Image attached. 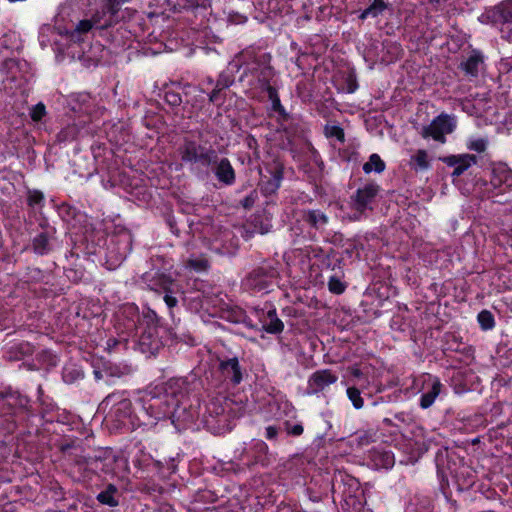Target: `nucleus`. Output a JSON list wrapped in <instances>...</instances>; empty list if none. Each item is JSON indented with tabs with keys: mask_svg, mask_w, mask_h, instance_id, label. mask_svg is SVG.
Returning a JSON list of instances; mask_svg holds the SVG:
<instances>
[{
	"mask_svg": "<svg viewBox=\"0 0 512 512\" xmlns=\"http://www.w3.org/2000/svg\"><path fill=\"white\" fill-rule=\"evenodd\" d=\"M71 249L65 254L64 274L73 283L80 282L85 276V268L77 263L83 256L92 262L105 265L108 270H115L122 265L133 249V235L126 228H117L107 235L92 223L71 234Z\"/></svg>",
	"mask_w": 512,
	"mask_h": 512,
	"instance_id": "1",
	"label": "nucleus"
},
{
	"mask_svg": "<svg viewBox=\"0 0 512 512\" xmlns=\"http://www.w3.org/2000/svg\"><path fill=\"white\" fill-rule=\"evenodd\" d=\"M54 405L42 401L38 408L19 391L0 392V437L15 432L20 435L38 434L45 423L55 421Z\"/></svg>",
	"mask_w": 512,
	"mask_h": 512,
	"instance_id": "2",
	"label": "nucleus"
},
{
	"mask_svg": "<svg viewBox=\"0 0 512 512\" xmlns=\"http://www.w3.org/2000/svg\"><path fill=\"white\" fill-rule=\"evenodd\" d=\"M63 459L69 466L75 480L88 484L95 476L113 473L116 456L111 449H102L93 456L84 455L82 441L78 438H65L59 444Z\"/></svg>",
	"mask_w": 512,
	"mask_h": 512,
	"instance_id": "3",
	"label": "nucleus"
},
{
	"mask_svg": "<svg viewBox=\"0 0 512 512\" xmlns=\"http://www.w3.org/2000/svg\"><path fill=\"white\" fill-rule=\"evenodd\" d=\"M241 74L238 82L248 97L265 101L267 91L276 85V72L271 65V55L263 51L244 50L240 52Z\"/></svg>",
	"mask_w": 512,
	"mask_h": 512,
	"instance_id": "4",
	"label": "nucleus"
},
{
	"mask_svg": "<svg viewBox=\"0 0 512 512\" xmlns=\"http://www.w3.org/2000/svg\"><path fill=\"white\" fill-rule=\"evenodd\" d=\"M188 378H171L164 386H156L141 398L140 412L146 420L170 419L177 397L184 391L189 392Z\"/></svg>",
	"mask_w": 512,
	"mask_h": 512,
	"instance_id": "5",
	"label": "nucleus"
},
{
	"mask_svg": "<svg viewBox=\"0 0 512 512\" xmlns=\"http://www.w3.org/2000/svg\"><path fill=\"white\" fill-rule=\"evenodd\" d=\"M141 279L149 290L164 294L163 300L173 317L178 297L184 293L182 284L176 278L173 259L164 256L152 258L151 268L142 274Z\"/></svg>",
	"mask_w": 512,
	"mask_h": 512,
	"instance_id": "6",
	"label": "nucleus"
},
{
	"mask_svg": "<svg viewBox=\"0 0 512 512\" xmlns=\"http://www.w3.org/2000/svg\"><path fill=\"white\" fill-rule=\"evenodd\" d=\"M175 157L182 168H186L198 179H204L215 162L217 152L200 137L185 135L176 144Z\"/></svg>",
	"mask_w": 512,
	"mask_h": 512,
	"instance_id": "7",
	"label": "nucleus"
},
{
	"mask_svg": "<svg viewBox=\"0 0 512 512\" xmlns=\"http://www.w3.org/2000/svg\"><path fill=\"white\" fill-rule=\"evenodd\" d=\"M173 341L172 330L150 307L143 308V324L130 340L135 350L146 355H156L162 348Z\"/></svg>",
	"mask_w": 512,
	"mask_h": 512,
	"instance_id": "8",
	"label": "nucleus"
},
{
	"mask_svg": "<svg viewBox=\"0 0 512 512\" xmlns=\"http://www.w3.org/2000/svg\"><path fill=\"white\" fill-rule=\"evenodd\" d=\"M102 405L105 408L110 406L106 418L114 429L131 432L149 424L142 417L140 410L136 412L131 400L124 396V392H113L107 395L102 401Z\"/></svg>",
	"mask_w": 512,
	"mask_h": 512,
	"instance_id": "9",
	"label": "nucleus"
},
{
	"mask_svg": "<svg viewBox=\"0 0 512 512\" xmlns=\"http://www.w3.org/2000/svg\"><path fill=\"white\" fill-rule=\"evenodd\" d=\"M189 392L184 391L177 397L170 420L178 431L193 428L196 421L200 419L201 398L200 390L202 383L200 379L192 378L189 380Z\"/></svg>",
	"mask_w": 512,
	"mask_h": 512,
	"instance_id": "10",
	"label": "nucleus"
},
{
	"mask_svg": "<svg viewBox=\"0 0 512 512\" xmlns=\"http://www.w3.org/2000/svg\"><path fill=\"white\" fill-rule=\"evenodd\" d=\"M143 324V311L135 303L121 305L115 314V329L119 338H109L107 345L109 349H116L118 345H129L130 340L139 331Z\"/></svg>",
	"mask_w": 512,
	"mask_h": 512,
	"instance_id": "11",
	"label": "nucleus"
},
{
	"mask_svg": "<svg viewBox=\"0 0 512 512\" xmlns=\"http://www.w3.org/2000/svg\"><path fill=\"white\" fill-rule=\"evenodd\" d=\"M109 25V22H102L98 15H95L92 19L80 20L71 32V39L80 41L82 35L93 31L94 35L97 33L99 36L106 38L115 47L125 46L132 37L131 32L119 26L114 33L113 30H109Z\"/></svg>",
	"mask_w": 512,
	"mask_h": 512,
	"instance_id": "12",
	"label": "nucleus"
},
{
	"mask_svg": "<svg viewBox=\"0 0 512 512\" xmlns=\"http://www.w3.org/2000/svg\"><path fill=\"white\" fill-rule=\"evenodd\" d=\"M200 422L213 434H221L228 430L229 415L219 399L211 400L200 410Z\"/></svg>",
	"mask_w": 512,
	"mask_h": 512,
	"instance_id": "13",
	"label": "nucleus"
},
{
	"mask_svg": "<svg viewBox=\"0 0 512 512\" xmlns=\"http://www.w3.org/2000/svg\"><path fill=\"white\" fill-rule=\"evenodd\" d=\"M39 228L40 231L31 238L27 249L38 257L49 256L57 247V230L46 218L39 222Z\"/></svg>",
	"mask_w": 512,
	"mask_h": 512,
	"instance_id": "14",
	"label": "nucleus"
},
{
	"mask_svg": "<svg viewBox=\"0 0 512 512\" xmlns=\"http://www.w3.org/2000/svg\"><path fill=\"white\" fill-rule=\"evenodd\" d=\"M278 276L279 272L276 267L270 263H263L247 275L244 286L254 293H268L272 290Z\"/></svg>",
	"mask_w": 512,
	"mask_h": 512,
	"instance_id": "15",
	"label": "nucleus"
},
{
	"mask_svg": "<svg viewBox=\"0 0 512 512\" xmlns=\"http://www.w3.org/2000/svg\"><path fill=\"white\" fill-rule=\"evenodd\" d=\"M237 459L249 469L267 467L271 462L269 447L263 440L254 439L240 450Z\"/></svg>",
	"mask_w": 512,
	"mask_h": 512,
	"instance_id": "16",
	"label": "nucleus"
},
{
	"mask_svg": "<svg viewBox=\"0 0 512 512\" xmlns=\"http://www.w3.org/2000/svg\"><path fill=\"white\" fill-rule=\"evenodd\" d=\"M455 128V117L442 113L434 118L429 125L422 128L421 136L425 139L432 138L440 143H445V135L452 133Z\"/></svg>",
	"mask_w": 512,
	"mask_h": 512,
	"instance_id": "17",
	"label": "nucleus"
},
{
	"mask_svg": "<svg viewBox=\"0 0 512 512\" xmlns=\"http://www.w3.org/2000/svg\"><path fill=\"white\" fill-rule=\"evenodd\" d=\"M487 17L499 27L502 37L512 42V0L503 1L490 9Z\"/></svg>",
	"mask_w": 512,
	"mask_h": 512,
	"instance_id": "18",
	"label": "nucleus"
},
{
	"mask_svg": "<svg viewBox=\"0 0 512 512\" xmlns=\"http://www.w3.org/2000/svg\"><path fill=\"white\" fill-rule=\"evenodd\" d=\"M284 166L281 162L273 160L265 166V173H261L259 188L261 193L268 197L275 194L282 183Z\"/></svg>",
	"mask_w": 512,
	"mask_h": 512,
	"instance_id": "19",
	"label": "nucleus"
},
{
	"mask_svg": "<svg viewBox=\"0 0 512 512\" xmlns=\"http://www.w3.org/2000/svg\"><path fill=\"white\" fill-rule=\"evenodd\" d=\"M217 372L227 386H237L243 380L244 369L236 356H219Z\"/></svg>",
	"mask_w": 512,
	"mask_h": 512,
	"instance_id": "20",
	"label": "nucleus"
},
{
	"mask_svg": "<svg viewBox=\"0 0 512 512\" xmlns=\"http://www.w3.org/2000/svg\"><path fill=\"white\" fill-rule=\"evenodd\" d=\"M165 222L170 232L178 238H181L185 234L199 238L203 235L201 230V228H203V223L198 220L194 221L193 219L186 217L178 219L173 214H167L165 216Z\"/></svg>",
	"mask_w": 512,
	"mask_h": 512,
	"instance_id": "21",
	"label": "nucleus"
},
{
	"mask_svg": "<svg viewBox=\"0 0 512 512\" xmlns=\"http://www.w3.org/2000/svg\"><path fill=\"white\" fill-rule=\"evenodd\" d=\"M90 123L85 119H78L61 128L56 135V141L59 144H67L79 140L90 134Z\"/></svg>",
	"mask_w": 512,
	"mask_h": 512,
	"instance_id": "22",
	"label": "nucleus"
},
{
	"mask_svg": "<svg viewBox=\"0 0 512 512\" xmlns=\"http://www.w3.org/2000/svg\"><path fill=\"white\" fill-rule=\"evenodd\" d=\"M256 316L261 324L258 331H265L268 334H280L284 330V324L277 315L276 308L270 307L266 312L264 309H255Z\"/></svg>",
	"mask_w": 512,
	"mask_h": 512,
	"instance_id": "23",
	"label": "nucleus"
},
{
	"mask_svg": "<svg viewBox=\"0 0 512 512\" xmlns=\"http://www.w3.org/2000/svg\"><path fill=\"white\" fill-rule=\"evenodd\" d=\"M214 163L211 165L215 178L222 186H232L236 182V172L230 160L226 157L220 158L217 154Z\"/></svg>",
	"mask_w": 512,
	"mask_h": 512,
	"instance_id": "24",
	"label": "nucleus"
},
{
	"mask_svg": "<svg viewBox=\"0 0 512 512\" xmlns=\"http://www.w3.org/2000/svg\"><path fill=\"white\" fill-rule=\"evenodd\" d=\"M129 0H108L105 6L102 9V16H99L102 22H109V30H113L114 33L119 26H122L124 29L125 23L121 22L120 19L124 18L123 15L120 16L121 6L128 2Z\"/></svg>",
	"mask_w": 512,
	"mask_h": 512,
	"instance_id": "25",
	"label": "nucleus"
},
{
	"mask_svg": "<svg viewBox=\"0 0 512 512\" xmlns=\"http://www.w3.org/2000/svg\"><path fill=\"white\" fill-rule=\"evenodd\" d=\"M491 186L499 190L498 193H504L512 189V171L504 163L494 164L492 167Z\"/></svg>",
	"mask_w": 512,
	"mask_h": 512,
	"instance_id": "26",
	"label": "nucleus"
},
{
	"mask_svg": "<svg viewBox=\"0 0 512 512\" xmlns=\"http://www.w3.org/2000/svg\"><path fill=\"white\" fill-rule=\"evenodd\" d=\"M71 111L79 119H85L90 123V115L94 111V99L89 93L82 92L72 96L70 101Z\"/></svg>",
	"mask_w": 512,
	"mask_h": 512,
	"instance_id": "27",
	"label": "nucleus"
},
{
	"mask_svg": "<svg viewBox=\"0 0 512 512\" xmlns=\"http://www.w3.org/2000/svg\"><path fill=\"white\" fill-rule=\"evenodd\" d=\"M441 160L449 167H454V171L452 176L459 177L462 175L468 168L475 165L477 163L476 156L472 154H459V155H450L441 158Z\"/></svg>",
	"mask_w": 512,
	"mask_h": 512,
	"instance_id": "28",
	"label": "nucleus"
},
{
	"mask_svg": "<svg viewBox=\"0 0 512 512\" xmlns=\"http://www.w3.org/2000/svg\"><path fill=\"white\" fill-rule=\"evenodd\" d=\"M378 191L379 187L375 184H368L363 188H359L353 197L354 208L359 212H363L375 198Z\"/></svg>",
	"mask_w": 512,
	"mask_h": 512,
	"instance_id": "29",
	"label": "nucleus"
},
{
	"mask_svg": "<svg viewBox=\"0 0 512 512\" xmlns=\"http://www.w3.org/2000/svg\"><path fill=\"white\" fill-rule=\"evenodd\" d=\"M241 66V58L239 53L232 61L228 63L226 68L220 72L217 81L221 83L222 86L230 88L236 80V74H241Z\"/></svg>",
	"mask_w": 512,
	"mask_h": 512,
	"instance_id": "30",
	"label": "nucleus"
},
{
	"mask_svg": "<svg viewBox=\"0 0 512 512\" xmlns=\"http://www.w3.org/2000/svg\"><path fill=\"white\" fill-rule=\"evenodd\" d=\"M21 279L27 284L49 285L52 282V275L49 271L38 267H26Z\"/></svg>",
	"mask_w": 512,
	"mask_h": 512,
	"instance_id": "31",
	"label": "nucleus"
},
{
	"mask_svg": "<svg viewBox=\"0 0 512 512\" xmlns=\"http://www.w3.org/2000/svg\"><path fill=\"white\" fill-rule=\"evenodd\" d=\"M222 318L230 323L242 324L249 329H258L246 311L240 307H233L223 312Z\"/></svg>",
	"mask_w": 512,
	"mask_h": 512,
	"instance_id": "32",
	"label": "nucleus"
},
{
	"mask_svg": "<svg viewBox=\"0 0 512 512\" xmlns=\"http://www.w3.org/2000/svg\"><path fill=\"white\" fill-rule=\"evenodd\" d=\"M121 492L114 484L109 483L101 492L96 496L97 501L101 505L116 507L119 505Z\"/></svg>",
	"mask_w": 512,
	"mask_h": 512,
	"instance_id": "33",
	"label": "nucleus"
},
{
	"mask_svg": "<svg viewBox=\"0 0 512 512\" xmlns=\"http://www.w3.org/2000/svg\"><path fill=\"white\" fill-rule=\"evenodd\" d=\"M427 384L430 389L423 393L420 400V406L424 409L429 408L441 392L442 384L436 377L429 376Z\"/></svg>",
	"mask_w": 512,
	"mask_h": 512,
	"instance_id": "34",
	"label": "nucleus"
},
{
	"mask_svg": "<svg viewBox=\"0 0 512 512\" xmlns=\"http://www.w3.org/2000/svg\"><path fill=\"white\" fill-rule=\"evenodd\" d=\"M131 372L132 368L128 365L109 363L104 367V374L108 385L114 384L116 379H121L130 375Z\"/></svg>",
	"mask_w": 512,
	"mask_h": 512,
	"instance_id": "35",
	"label": "nucleus"
},
{
	"mask_svg": "<svg viewBox=\"0 0 512 512\" xmlns=\"http://www.w3.org/2000/svg\"><path fill=\"white\" fill-rule=\"evenodd\" d=\"M325 136L331 141L334 147H339L344 144L345 133L342 127L334 122L327 123L324 127Z\"/></svg>",
	"mask_w": 512,
	"mask_h": 512,
	"instance_id": "36",
	"label": "nucleus"
},
{
	"mask_svg": "<svg viewBox=\"0 0 512 512\" xmlns=\"http://www.w3.org/2000/svg\"><path fill=\"white\" fill-rule=\"evenodd\" d=\"M26 204L33 211L41 212L45 207L46 198L44 193L38 189H27Z\"/></svg>",
	"mask_w": 512,
	"mask_h": 512,
	"instance_id": "37",
	"label": "nucleus"
},
{
	"mask_svg": "<svg viewBox=\"0 0 512 512\" xmlns=\"http://www.w3.org/2000/svg\"><path fill=\"white\" fill-rule=\"evenodd\" d=\"M483 64V56L480 52L473 51L469 57L461 64L466 74L476 76Z\"/></svg>",
	"mask_w": 512,
	"mask_h": 512,
	"instance_id": "38",
	"label": "nucleus"
},
{
	"mask_svg": "<svg viewBox=\"0 0 512 512\" xmlns=\"http://www.w3.org/2000/svg\"><path fill=\"white\" fill-rule=\"evenodd\" d=\"M84 378V372L80 366L70 363L62 369V379L66 384H74Z\"/></svg>",
	"mask_w": 512,
	"mask_h": 512,
	"instance_id": "39",
	"label": "nucleus"
},
{
	"mask_svg": "<svg viewBox=\"0 0 512 512\" xmlns=\"http://www.w3.org/2000/svg\"><path fill=\"white\" fill-rule=\"evenodd\" d=\"M409 165L415 171H425L430 168V160L427 151L419 149L411 156Z\"/></svg>",
	"mask_w": 512,
	"mask_h": 512,
	"instance_id": "40",
	"label": "nucleus"
},
{
	"mask_svg": "<svg viewBox=\"0 0 512 512\" xmlns=\"http://www.w3.org/2000/svg\"><path fill=\"white\" fill-rule=\"evenodd\" d=\"M185 266L190 270L201 273L206 272L209 268V261L205 255L200 256H190L185 261Z\"/></svg>",
	"mask_w": 512,
	"mask_h": 512,
	"instance_id": "41",
	"label": "nucleus"
},
{
	"mask_svg": "<svg viewBox=\"0 0 512 512\" xmlns=\"http://www.w3.org/2000/svg\"><path fill=\"white\" fill-rule=\"evenodd\" d=\"M267 99L271 101V108L274 112L278 113L280 116H286V111L284 106L281 104L276 85L267 91L265 100Z\"/></svg>",
	"mask_w": 512,
	"mask_h": 512,
	"instance_id": "42",
	"label": "nucleus"
},
{
	"mask_svg": "<svg viewBox=\"0 0 512 512\" xmlns=\"http://www.w3.org/2000/svg\"><path fill=\"white\" fill-rule=\"evenodd\" d=\"M385 167L386 165L384 161L378 154L374 153L369 157L368 162L363 165V171L366 174H370L371 172L382 173L385 170Z\"/></svg>",
	"mask_w": 512,
	"mask_h": 512,
	"instance_id": "43",
	"label": "nucleus"
},
{
	"mask_svg": "<svg viewBox=\"0 0 512 512\" xmlns=\"http://www.w3.org/2000/svg\"><path fill=\"white\" fill-rule=\"evenodd\" d=\"M304 251L309 260L310 269L315 272V278L317 279L319 274L315 271V267H319L318 262L320 261V247L317 245V243H313L305 246Z\"/></svg>",
	"mask_w": 512,
	"mask_h": 512,
	"instance_id": "44",
	"label": "nucleus"
},
{
	"mask_svg": "<svg viewBox=\"0 0 512 512\" xmlns=\"http://www.w3.org/2000/svg\"><path fill=\"white\" fill-rule=\"evenodd\" d=\"M488 139L486 137H469L466 141V147L470 151L483 153L488 147Z\"/></svg>",
	"mask_w": 512,
	"mask_h": 512,
	"instance_id": "45",
	"label": "nucleus"
},
{
	"mask_svg": "<svg viewBox=\"0 0 512 512\" xmlns=\"http://www.w3.org/2000/svg\"><path fill=\"white\" fill-rule=\"evenodd\" d=\"M376 433L372 431H363L357 433L351 440L352 445L357 447H365L375 441Z\"/></svg>",
	"mask_w": 512,
	"mask_h": 512,
	"instance_id": "46",
	"label": "nucleus"
},
{
	"mask_svg": "<svg viewBox=\"0 0 512 512\" xmlns=\"http://www.w3.org/2000/svg\"><path fill=\"white\" fill-rule=\"evenodd\" d=\"M385 8L386 4L383 0H374L373 3L361 13L360 18L376 17L381 14Z\"/></svg>",
	"mask_w": 512,
	"mask_h": 512,
	"instance_id": "47",
	"label": "nucleus"
},
{
	"mask_svg": "<svg viewBox=\"0 0 512 512\" xmlns=\"http://www.w3.org/2000/svg\"><path fill=\"white\" fill-rule=\"evenodd\" d=\"M58 212L61 218L66 222H70L77 216L83 217V215L79 212V210L76 207L67 203L61 204L59 206Z\"/></svg>",
	"mask_w": 512,
	"mask_h": 512,
	"instance_id": "48",
	"label": "nucleus"
},
{
	"mask_svg": "<svg viewBox=\"0 0 512 512\" xmlns=\"http://www.w3.org/2000/svg\"><path fill=\"white\" fill-rule=\"evenodd\" d=\"M478 322L483 330H490L494 327L495 321L492 313L488 310H483L478 314Z\"/></svg>",
	"mask_w": 512,
	"mask_h": 512,
	"instance_id": "49",
	"label": "nucleus"
},
{
	"mask_svg": "<svg viewBox=\"0 0 512 512\" xmlns=\"http://www.w3.org/2000/svg\"><path fill=\"white\" fill-rule=\"evenodd\" d=\"M303 222L309 226V228L317 231L320 214L316 210H309L303 214Z\"/></svg>",
	"mask_w": 512,
	"mask_h": 512,
	"instance_id": "50",
	"label": "nucleus"
},
{
	"mask_svg": "<svg viewBox=\"0 0 512 512\" xmlns=\"http://www.w3.org/2000/svg\"><path fill=\"white\" fill-rule=\"evenodd\" d=\"M29 115L32 121L40 122L46 115V106L42 102L35 104L30 109Z\"/></svg>",
	"mask_w": 512,
	"mask_h": 512,
	"instance_id": "51",
	"label": "nucleus"
},
{
	"mask_svg": "<svg viewBox=\"0 0 512 512\" xmlns=\"http://www.w3.org/2000/svg\"><path fill=\"white\" fill-rule=\"evenodd\" d=\"M347 395L356 409H361L363 407L364 401L361 397L360 391L357 388L349 387L347 389Z\"/></svg>",
	"mask_w": 512,
	"mask_h": 512,
	"instance_id": "52",
	"label": "nucleus"
},
{
	"mask_svg": "<svg viewBox=\"0 0 512 512\" xmlns=\"http://www.w3.org/2000/svg\"><path fill=\"white\" fill-rule=\"evenodd\" d=\"M226 96V91H220L219 89L212 88L208 93V100L210 103L220 106L225 102Z\"/></svg>",
	"mask_w": 512,
	"mask_h": 512,
	"instance_id": "53",
	"label": "nucleus"
},
{
	"mask_svg": "<svg viewBox=\"0 0 512 512\" xmlns=\"http://www.w3.org/2000/svg\"><path fill=\"white\" fill-rule=\"evenodd\" d=\"M320 391V370L315 371L309 381L307 386L308 394H317Z\"/></svg>",
	"mask_w": 512,
	"mask_h": 512,
	"instance_id": "54",
	"label": "nucleus"
},
{
	"mask_svg": "<svg viewBox=\"0 0 512 512\" xmlns=\"http://www.w3.org/2000/svg\"><path fill=\"white\" fill-rule=\"evenodd\" d=\"M258 198L257 189H252L242 200H240V205L245 210H250L255 205Z\"/></svg>",
	"mask_w": 512,
	"mask_h": 512,
	"instance_id": "55",
	"label": "nucleus"
},
{
	"mask_svg": "<svg viewBox=\"0 0 512 512\" xmlns=\"http://www.w3.org/2000/svg\"><path fill=\"white\" fill-rule=\"evenodd\" d=\"M330 292L341 294L345 291L346 285L337 277H331L328 282Z\"/></svg>",
	"mask_w": 512,
	"mask_h": 512,
	"instance_id": "56",
	"label": "nucleus"
},
{
	"mask_svg": "<svg viewBox=\"0 0 512 512\" xmlns=\"http://www.w3.org/2000/svg\"><path fill=\"white\" fill-rule=\"evenodd\" d=\"M164 100L171 107H178L182 103L181 95L174 91L165 92Z\"/></svg>",
	"mask_w": 512,
	"mask_h": 512,
	"instance_id": "57",
	"label": "nucleus"
},
{
	"mask_svg": "<svg viewBox=\"0 0 512 512\" xmlns=\"http://www.w3.org/2000/svg\"><path fill=\"white\" fill-rule=\"evenodd\" d=\"M284 429L291 436H300L304 431L301 423L292 424L289 421L284 422Z\"/></svg>",
	"mask_w": 512,
	"mask_h": 512,
	"instance_id": "58",
	"label": "nucleus"
},
{
	"mask_svg": "<svg viewBox=\"0 0 512 512\" xmlns=\"http://www.w3.org/2000/svg\"><path fill=\"white\" fill-rule=\"evenodd\" d=\"M247 16L237 11L228 12L227 20L231 24L239 25L247 21Z\"/></svg>",
	"mask_w": 512,
	"mask_h": 512,
	"instance_id": "59",
	"label": "nucleus"
},
{
	"mask_svg": "<svg viewBox=\"0 0 512 512\" xmlns=\"http://www.w3.org/2000/svg\"><path fill=\"white\" fill-rule=\"evenodd\" d=\"M279 430L280 428H278L277 426L275 425H269L266 427L265 429V438L269 441H273V440H276L277 438V435L279 433Z\"/></svg>",
	"mask_w": 512,
	"mask_h": 512,
	"instance_id": "60",
	"label": "nucleus"
},
{
	"mask_svg": "<svg viewBox=\"0 0 512 512\" xmlns=\"http://www.w3.org/2000/svg\"><path fill=\"white\" fill-rule=\"evenodd\" d=\"M336 377L332 376L327 371H322V384H330L336 381Z\"/></svg>",
	"mask_w": 512,
	"mask_h": 512,
	"instance_id": "61",
	"label": "nucleus"
},
{
	"mask_svg": "<svg viewBox=\"0 0 512 512\" xmlns=\"http://www.w3.org/2000/svg\"><path fill=\"white\" fill-rule=\"evenodd\" d=\"M93 374H94L95 380H97V381L102 380V379L106 380V377H105V374H104V369L102 371L101 370H94Z\"/></svg>",
	"mask_w": 512,
	"mask_h": 512,
	"instance_id": "62",
	"label": "nucleus"
},
{
	"mask_svg": "<svg viewBox=\"0 0 512 512\" xmlns=\"http://www.w3.org/2000/svg\"><path fill=\"white\" fill-rule=\"evenodd\" d=\"M385 458H386V460H385L386 461V466H392L393 463H394L393 457L391 455H389V454H386Z\"/></svg>",
	"mask_w": 512,
	"mask_h": 512,
	"instance_id": "63",
	"label": "nucleus"
},
{
	"mask_svg": "<svg viewBox=\"0 0 512 512\" xmlns=\"http://www.w3.org/2000/svg\"><path fill=\"white\" fill-rule=\"evenodd\" d=\"M215 82L212 77H207L205 81H203V84H207L208 86L214 87Z\"/></svg>",
	"mask_w": 512,
	"mask_h": 512,
	"instance_id": "64",
	"label": "nucleus"
}]
</instances>
